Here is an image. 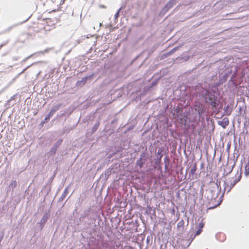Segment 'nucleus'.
Wrapping results in <instances>:
<instances>
[{
    "mask_svg": "<svg viewBox=\"0 0 249 249\" xmlns=\"http://www.w3.org/2000/svg\"><path fill=\"white\" fill-rule=\"evenodd\" d=\"M242 173L241 171L237 172L235 175L228 178L226 182H225V189H228L230 191L231 189L241 179Z\"/></svg>",
    "mask_w": 249,
    "mask_h": 249,
    "instance_id": "f257e3e1",
    "label": "nucleus"
},
{
    "mask_svg": "<svg viewBox=\"0 0 249 249\" xmlns=\"http://www.w3.org/2000/svg\"><path fill=\"white\" fill-rule=\"evenodd\" d=\"M205 101L208 104L211 105L212 107H215L217 104V100L215 96L208 91L205 94Z\"/></svg>",
    "mask_w": 249,
    "mask_h": 249,
    "instance_id": "f03ea898",
    "label": "nucleus"
},
{
    "mask_svg": "<svg viewBox=\"0 0 249 249\" xmlns=\"http://www.w3.org/2000/svg\"><path fill=\"white\" fill-rule=\"evenodd\" d=\"M218 124L223 128H225L229 124V121L228 118L225 117L221 121L218 122Z\"/></svg>",
    "mask_w": 249,
    "mask_h": 249,
    "instance_id": "7ed1b4c3",
    "label": "nucleus"
},
{
    "mask_svg": "<svg viewBox=\"0 0 249 249\" xmlns=\"http://www.w3.org/2000/svg\"><path fill=\"white\" fill-rule=\"evenodd\" d=\"M175 4V0H170L164 7L162 11L164 10L165 12H167L168 10L171 8Z\"/></svg>",
    "mask_w": 249,
    "mask_h": 249,
    "instance_id": "20e7f679",
    "label": "nucleus"
},
{
    "mask_svg": "<svg viewBox=\"0 0 249 249\" xmlns=\"http://www.w3.org/2000/svg\"><path fill=\"white\" fill-rule=\"evenodd\" d=\"M54 112V110H52L49 112V113L46 115L44 120L40 124L43 125L45 123L47 122L48 121L50 120V117L53 115Z\"/></svg>",
    "mask_w": 249,
    "mask_h": 249,
    "instance_id": "39448f33",
    "label": "nucleus"
},
{
    "mask_svg": "<svg viewBox=\"0 0 249 249\" xmlns=\"http://www.w3.org/2000/svg\"><path fill=\"white\" fill-rule=\"evenodd\" d=\"M233 168V165L230 166L228 164H227L224 167V173L226 175L230 173L232 171Z\"/></svg>",
    "mask_w": 249,
    "mask_h": 249,
    "instance_id": "423d86ee",
    "label": "nucleus"
},
{
    "mask_svg": "<svg viewBox=\"0 0 249 249\" xmlns=\"http://www.w3.org/2000/svg\"><path fill=\"white\" fill-rule=\"evenodd\" d=\"M197 170V166L196 163H195L193 167L191 168L190 172V174L194 176Z\"/></svg>",
    "mask_w": 249,
    "mask_h": 249,
    "instance_id": "0eeeda50",
    "label": "nucleus"
},
{
    "mask_svg": "<svg viewBox=\"0 0 249 249\" xmlns=\"http://www.w3.org/2000/svg\"><path fill=\"white\" fill-rule=\"evenodd\" d=\"M184 222L183 220H181L178 222V223L177 224V226L178 228H179L180 227H181L182 229H183L184 228Z\"/></svg>",
    "mask_w": 249,
    "mask_h": 249,
    "instance_id": "6e6552de",
    "label": "nucleus"
},
{
    "mask_svg": "<svg viewBox=\"0 0 249 249\" xmlns=\"http://www.w3.org/2000/svg\"><path fill=\"white\" fill-rule=\"evenodd\" d=\"M245 174L246 176H248L249 175V164H247L245 166Z\"/></svg>",
    "mask_w": 249,
    "mask_h": 249,
    "instance_id": "1a4fd4ad",
    "label": "nucleus"
},
{
    "mask_svg": "<svg viewBox=\"0 0 249 249\" xmlns=\"http://www.w3.org/2000/svg\"><path fill=\"white\" fill-rule=\"evenodd\" d=\"M100 125L99 122H97L94 125L93 127L92 128V132H94L96 130H97Z\"/></svg>",
    "mask_w": 249,
    "mask_h": 249,
    "instance_id": "9d476101",
    "label": "nucleus"
},
{
    "mask_svg": "<svg viewBox=\"0 0 249 249\" xmlns=\"http://www.w3.org/2000/svg\"><path fill=\"white\" fill-rule=\"evenodd\" d=\"M56 150H57V146H56L55 147H53L50 150V153L52 154H54L56 153Z\"/></svg>",
    "mask_w": 249,
    "mask_h": 249,
    "instance_id": "9b49d317",
    "label": "nucleus"
},
{
    "mask_svg": "<svg viewBox=\"0 0 249 249\" xmlns=\"http://www.w3.org/2000/svg\"><path fill=\"white\" fill-rule=\"evenodd\" d=\"M244 114H245V118L249 119V110H244Z\"/></svg>",
    "mask_w": 249,
    "mask_h": 249,
    "instance_id": "f8f14e48",
    "label": "nucleus"
},
{
    "mask_svg": "<svg viewBox=\"0 0 249 249\" xmlns=\"http://www.w3.org/2000/svg\"><path fill=\"white\" fill-rule=\"evenodd\" d=\"M202 231V229L198 228L197 231H196V233L195 234V236L199 235L201 233Z\"/></svg>",
    "mask_w": 249,
    "mask_h": 249,
    "instance_id": "ddd939ff",
    "label": "nucleus"
},
{
    "mask_svg": "<svg viewBox=\"0 0 249 249\" xmlns=\"http://www.w3.org/2000/svg\"><path fill=\"white\" fill-rule=\"evenodd\" d=\"M204 223L203 222H201L199 223V225H198V228L199 229H202V228H203L204 227Z\"/></svg>",
    "mask_w": 249,
    "mask_h": 249,
    "instance_id": "4468645a",
    "label": "nucleus"
},
{
    "mask_svg": "<svg viewBox=\"0 0 249 249\" xmlns=\"http://www.w3.org/2000/svg\"><path fill=\"white\" fill-rule=\"evenodd\" d=\"M125 249H135L133 247H132L130 246H126Z\"/></svg>",
    "mask_w": 249,
    "mask_h": 249,
    "instance_id": "2eb2a0df",
    "label": "nucleus"
},
{
    "mask_svg": "<svg viewBox=\"0 0 249 249\" xmlns=\"http://www.w3.org/2000/svg\"><path fill=\"white\" fill-rule=\"evenodd\" d=\"M225 111L226 112V114H227V115H230L231 113L230 110H225Z\"/></svg>",
    "mask_w": 249,
    "mask_h": 249,
    "instance_id": "dca6fc26",
    "label": "nucleus"
},
{
    "mask_svg": "<svg viewBox=\"0 0 249 249\" xmlns=\"http://www.w3.org/2000/svg\"><path fill=\"white\" fill-rule=\"evenodd\" d=\"M87 78H88V77H85V78H84L83 79V80H82V82H83V84H85V83H86V80L87 79Z\"/></svg>",
    "mask_w": 249,
    "mask_h": 249,
    "instance_id": "f3484780",
    "label": "nucleus"
},
{
    "mask_svg": "<svg viewBox=\"0 0 249 249\" xmlns=\"http://www.w3.org/2000/svg\"><path fill=\"white\" fill-rule=\"evenodd\" d=\"M12 185H14V187L16 186V185H17V182L16 181H14L12 182Z\"/></svg>",
    "mask_w": 249,
    "mask_h": 249,
    "instance_id": "a211bd4d",
    "label": "nucleus"
},
{
    "mask_svg": "<svg viewBox=\"0 0 249 249\" xmlns=\"http://www.w3.org/2000/svg\"><path fill=\"white\" fill-rule=\"evenodd\" d=\"M100 7L101 8H106V6L104 5H100Z\"/></svg>",
    "mask_w": 249,
    "mask_h": 249,
    "instance_id": "6ab92c4d",
    "label": "nucleus"
},
{
    "mask_svg": "<svg viewBox=\"0 0 249 249\" xmlns=\"http://www.w3.org/2000/svg\"><path fill=\"white\" fill-rule=\"evenodd\" d=\"M62 142V140H60V141H59V142H57V143H58V145H60V144H61V143Z\"/></svg>",
    "mask_w": 249,
    "mask_h": 249,
    "instance_id": "aec40b11",
    "label": "nucleus"
},
{
    "mask_svg": "<svg viewBox=\"0 0 249 249\" xmlns=\"http://www.w3.org/2000/svg\"><path fill=\"white\" fill-rule=\"evenodd\" d=\"M2 238H3V236H1V237H0V241H1V240L2 239Z\"/></svg>",
    "mask_w": 249,
    "mask_h": 249,
    "instance_id": "412c9836",
    "label": "nucleus"
},
{
    "mask_svg": "<svg viewBox=\"0 0 249 249\" xmlns=\"http://www.w3.org/2000/svg\"><path fill=\"white\" fill-rule=\"evenodd\" d=\"M2 46H3L2 45H0V49L2 48Z\"/></svg>",
    "mask_w": 249,
    "mask_h": 249,
    "instance_id": "4be33fe9",
    "label": "nucleus"
},
{
    "mask_svg": "<svg viewBox=\"0 0 249 249\" xmlns=\"http://www.w3.org/2000/svg\"><path fill=\"white\" fill-rule=\"evenodd\" d=\"M248 164H249V160H248Z\"/></svg>",
    "mask_w": 249,
    "mask_h": 249,
    "instance_id": "5701e85b",
    "label": "nucleus"
}]
</instances>
